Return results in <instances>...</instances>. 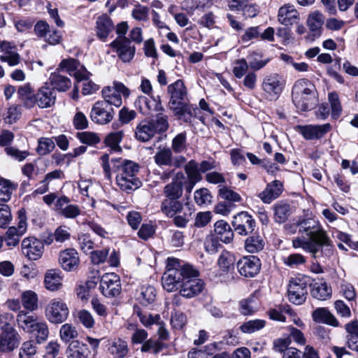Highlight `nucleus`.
<instances>
[{
	"instance_id": "obj_64",
	"label": "nucleus",
	"mask_w": 358,
	"mask_h": 358,
	"mask_svg": "<svg viewBox=\"0 0 358 358\" xmlns=\"http://www.w3.org/2000/svg\"><path fill=\"white\" fill-rule=\"evenodd\" d=\"M36 352V347L34 341L24 342L20 350V358H33Z\"/></svg>"
},
{
	"instance_id": "obj_5",
	"label": "nucleus",
	"mask_w": 358,
	"mask_h": 358,
	"mask_svg": "<svg viewBox=\"0 0 358 358\" xmlns=\"http://www.w3.org/2000/svg\"><path fill=\"white\" fill-rule=\"evenodd\" d=\"M69 314L66 303L59 298L52 299L45 309V317L52 324H62L66 320Z\"/></svg>"
},
{
	"instance_id": "obj_8",
	"label": "nucleus",
	"mask_w": 358,
	"mask_h": 358,
	"mask_svg": "<svg viewBox=\"0 0 358 358\" xmlns=\"http://www.w3.org/2000/svg\"><path fill=\"white\" fill-rule=\"evenodd\" d=\"M285 87V80L278 73L266 76L262 81V87L264 93L271 99H276L282 93Z\"/></svg>"
},
{
	"instance_id": "obj_15",
	"label": "nucleus",
	"mask_w": 358,
	"mask_h": 358,
	"mask_svg": "<svg viewBox=\"0 0 358 358\" xmlns=\"http://www.w3.org/2000/svg\"><path fill=\"white\" fill-rule=\"evenodd\" d=\"M189 271L196 270H166L162 277L163 287L169 292L176 290L178 286L181 287L184 273Z\"/></svg>"
},
{
	"instance_id": "obj_59",
	"label": "nucleus",
	"mask_w": 358,
	"mask_h": 358,
	"mask_svg": "<svg viewBox=\"0 0 358 358\" xmlns=\"http://www.w3.org/2000/svg\"><path fill=\"white\" fill-rule=\"evenodd\" d=\"M131 16L137 21L147 22L149 19V8L140 3H137L131 10Z\"/></svg>"
},
{
	"instance_id": "obj_56",
	"label": "nucleus",
	"mask_w": 358,
	"mask_h": 358,
	"mask_svg": "<svg viewBox=\"0 0 358 358\" xmlns=\"http://www.w3.org/2000/svg\"><path fill=\"white\" fill-rule=\"evenodd\" d=\"M282 312L293 314L292 308L288 305H281L278 309L272 308L268 311V315L270 319L279 322H285V317L282 315Z\"/></svg>"
},
{
	"instance_id": "obj_16",
	"label": "nucleus",
	"mask_w": 358,
	"mask_h": 358,
	"mask_svg": "<svg viewBox=\"0 0 358 358\" xmlns=\"http://www.w3.org/2000/svg\"><path fill=\"white\" fill-rule=\"evenodd\" d=\"M44 249L41 241L34 237H27L22 242V252L30 260H37L43 255Z\"/></svg>"
},
{
	"instance_id": "obj_24",
	"label": "nucleus",
	"mask_w": 358,
	"mask_h": 358,
	"mask_svg": "<svg viewBox=\"0 0 358 358\" xmlns=\"http://www.w3.org/2000/svg\"><path fill=\"white\" fill-rule=\"evenodd\" d=\"M278 20L281 24L289 26L294 24H298L300 20V16L294 6L287 3L279 8Z\"/></svg>"
},
{
	"instance_id": "obj_23",
	"label": "nucleus",
	"mask_w": 358,
	"mask_h": 358,
	"mask_svg": "<svg viewBox=\"0 0 358 358\" xmlns=\"http://www.w3.org/2000/svg\"><path fill=\"white\" fill-rule=\"evenodd\" d=\"M20 335L11 326L1 331L0 350H12L17 348L20 343Z\"/></svg>"
},
{
	"instance_id": "obj_25",
	"label": "nucleus",
	"mask_w": 358,
	"mask_h": 358,
	"mask_svg": "<svg viewBox=\"0 0 358 358\" xmlns=\"http://www.w3.org/2000/svg\"><path fill=\"white\" fill-rule=\"evenodd\" d=\"M106 349L113 358H124L129 352L127 342L120 338L108 339Z\"/></svg>"
},
{
	"instance_id": "obj_46",
	"label": "nucleus",
	"mask_w": 358,
	"mask_h": 358,
	"mask_svg": "<svg viewBox=\"0 0 358 358\" xmlns=\"http://www.w3.org/2000/svg\"><path fill=\"white\" fill-rule=\"evenodd\" d=\"M274 219L276 222L283 223L291 214L290 206L286 203H278L273 206Z\"/></svg>"
},
{
	"instance_id": "obj_42",
	"label": "nucleus",
	"mask_w": 358,
	"mask_h": 358,
	"mask_svg": "<svg viewBox=\"0 0 358 358\" xmlns=\"http://www.w3.org/2000/svg\"><path fill=\"white\" fill-rule=\"evenodd\" d=\"M258 308L259 303L255 294H252L239 302V310L243 315H252L257 311Z\"/></svg>"
},
{
	"instance_id": "obj_44",
	"label": "nucleus",
	"mask_w": 358,
	"mask_h": 358,
	"mask_svg": "<svg viewBox=\"0 0 358 358\" xmlns=\"http://www.w3.org/2000/svg\"><path fill=\"white\" fill-rule=\"evenodd\" d=\"M155 289L151 285H143L137 295V299L143 306H148L155 300Z\"/></svg>"
},
{
	"instance_id": "obj_20",
	"label": "nucleus",
	"mask_w": 358,
	"mask_h": 358,
	"mask_svg": "<svg viewBox=\"0 0 358 358\" xmlns=\"http://www.w3.org/2000/svg\"><path fill=\"white\" fill-rule=\"evenodd\" d=\"M172 152L171 149L169 148L160 149L156 152L154 157L155 163L159 166L180 167L185 161V158L184 157L173 158Z\"/></svg>"
},
{
	"instance_id": "obj_4",
	"label": "nucleus",
	"mask_w": 358,
	"mask_h": 358,
	"mask_svg": "<svg viewBox=\"0 0 358 358\" xmlns=\"http://www.w3.org/2000/svg\"><path fill=\"white\" fill-rule=\"evenodd\" d=\"M198 270L185 272L182 278L180 293L183 297L190 299L199 294L204 289V282L198 278Z\"/></svg>"
},
{
	"instance_id": "obj_60",
	"label": "nucleus",
	"mask_w": 358,
	"mask_h": 358,
	"mask_svg": "<svg viewBox=\"0 0 358 358\" xmlns=\"http://www.w3.org/2000/svg\"><path fill=\"white\" fill-rule=\"evenodd\" d=\"M248 59L249 66L253 71L263 69L270 62V59L268 58L261 59L256 52L250 54Z\"/></svg>"
},
{
	"instance_id": "obj_50",
	"label": "nucleus",
	"mask_w": 358,
	"mask_h": 358,
	"mask_svg": "<svg viewBox=\"0 0 358 358\" xmlns=\"http://www.w3.org/2000/svg\"><path fill=\"white\" fill-rule=\"evenodd\" d=\"M266 325L264 320L256 319L247 321L240 327V329L245 334H252L263 329Z\"/></svg>"
},
{
	"instance_id": "obj_7",
	"label": "nucleus",
	"mask_w": 358,
	"mask_h": 358,
	"mask_svg": "<svg viewBox=\"0 0 358 358\" xmlns=\"http://www.w3.org/2000/svg\"><path fill=\"white\" fill-rule=\"evenodd\" d=\"M17 220V227H9L6 234L5 241L9 247H15L18 245L20 237L27 231V216L24 209H21L18 211Z\"/></svg>"
},
{
	"instance_id": "obj_28",
	"label": "nucleus",
	"mask_w": 358,
	"mask_h": 358,
	"mask_svg": "<svg viewBox=\"0 0 358 358\" xmlns=\"http://www.w3.org/2000/svg\"><path fill=\"white\" fill-rule=\"evenodd\" d=\"M39 320L36 315H31L25 310H20L16 317L18 327L28 334L34 331Z\"/></svg>"
},
{
	"instance_id": "obj_34",
	"label": "nucleus",
	"mask_w": 358,
	"mask_h": 358,
	"mask_svg": "<svg viewBox=\"0 0 358 358\" xmlns=\"http://www.w3.org/2000/svg\"><path fill=\"white\" fill-rule=\"evenodd\" d=\"M66 353L67 358H88L90 351L86 344L73 341L69 345Z\"/></svg>"
},
{
	"instance_id": "obj_3",
	"label": "nucleus",
	"mask_w": 358,
	"mask_h": 358,
	"mask_svg": "<svg viewBox=\"0 0 358 358\" xmlns=\"http://www.w3.org/2000/svg\"><path fill=\"white\" fill-rule=\"evenodd\" d=\"M292 101L300 111H307L314 106L315 86L307 79L297 80L292 88Z\"/></svg>"
},
{
	"instance_id": "obj_45",
	"label": "nucleus",
	"mask_w": 358,
	"mask_h": 358,
	"mask_svg": "<svg viewBox=\"0 0 358 358\" xmlns=\"http://www.w3.org/2000/svg\"><path fill=\"white\" fill-rule=\"evenodd\" d=\"M38 295L31 290H27L21 294V301L24 309L33 312L38 308Z\"/></svg>"
},
{
	"instance_id": "obj_1",
	"label": "nucleus",
	"mask_w": 358,
	"mask_h": 358,
	"mask_svg": "<svg viewBox=\"0 0 358 358\" xmlns=\"http://www.w3.org/2000/svg\"><path fill=\"white\" fill-rule=\"evenodd\" d=\"M101 160L106 178H110L111 170L115 172L116 184L122 191L129 192L141 187V182L138 177L139 165L137 163L122 158H115L110 160V167L108 154L102 155Z\"/></svg>"
},
{
	"instance_id": "obj_49",
	"label": "nucleus",
	"mask_w": 358,
	"mask_h": 358,
	"mask_svg": "<svg viewBox=\"0 0 358 358\" xmlns=\"http://www.w3.org/2000/svg\"><path fill=\"white\" fill-rule=\"evenodd\" d=\"M187 133L185 131L178 134L172 140L171 150L175 153H182L187 150Z\"/></svg>"
},
{
	"instance_id": "obj_36",
	"label": "nucleus",
	"mask_w": 358,
	"mask_h": 358,
	"mask_svg": "<svg viewBox=\"0 0 358 358\" xmlns=\"http://www.w3.org/2000/svg\"><path fill=\"white\" fill-rule=\"evenodd\" d=\"M314 322L324 323L333 327H338V322L326 308H317L312 313Z\"/></svg>"
},
{
	"instance_id": "obj_48",
	"label": "nucleus",
	"mask_w": 358,
	"mask_h": 358,
	"mask_svg": "<svg viewBox=\"0 0 358 358\" xmlns=\"http://www.w3.org/2000/svg\"><path fill=\"white\" fill-rule=\"evenodd\" d=\"M264 247V241L259 236H252L248 237L245 241V248L250 253H254L262 250Z\"/></svg>"
},
{
	"instance_id": "obj_9",
	"label": "nucleus",
	"mask_w": 358,
	"mask_h": 358,
	"mask_svg": "<svg viewBox=\"0 0 358 358\" xmlns=\"http://www.w3.org/2000/svg\"><path fill=\"white\" fill-rule=\"evenodd\" d=\"M101 292L106 297L117 296L121 292V284L119 275L111 272L102 275L100 279Z\"/></svg>"
},
{
	"instance_id": "obj_54",
	"label": "nucleus",
	"mask_w": 358,
	"mask_h": 358,
	"mask_svg": "<svg viewBox=\"0 0 358 358\" xmlns=\"http://www.w3.org/2000/svg\"><path fill=\"white\" fill-rule=\"evenodd\" d=\"M151 121L154 122V129L156 133L161 134L165 132L169 127L168 116L161 111L158 112L155 119Z\"/></svg>"
},
{
	"instance_id": "obj_12",
	"label": "nucleus",
	"mask_w": 358,
	"mask_h": 358,
	"mask_svg": "<svg viewBox=\"0 0 358 358\" xmlns=\"http://www.w3.org/2000/svg\"><path fill=\"white\" fill-rule=\"evenodd\" d=\"M114 115L112 106L106 101L96 102L91 110L90 117L92 120L99 124H105L110 122Z\"/></svg>"
},
{
	"instance_id": "obj_21",
	"label": "nucleus",
	"mask_w": 358,
	"mask_h": 358,
	"mask_svg": "<svg viewBox=\"0 0 358 358\" xmlns=\"http://www.w3.org/2000/svg\"><path fill=\"white\" fill-rule=\"evenodd\" d=\"M0 61L6 62L10 66L17 65L20 62V56L17 52L16 45L11 42L2 41L0 42Z\"/></svg>"
},
{
	"instance_id": "obj_55",
	"label": "nucleus",
	"mask_w": 358,
	"mask_h": 358,
	"mask_svg": "<svg viewBox=\"0 0 358 358\" xmlns=\"http://www.w3.org/2000/svg\"><path fill=\"white\" fill-rule=\"evenodd\" d=\"M59 336L62 341L67 343L78 336V331L72 324L66 323L60 328Z\"/></svg>"
},
{
	"instance_id": "obj_6",
	"label": "nucleus",
	"mask_w": 358,
	"mask_h": 358,
	"mask_svg": "<svg viewBox=\"0 0 358 358\" xmlns=\"http://www.w3.org/2000/svg\"><path fill=\"white\" fill-rule=\"evenodd\" d=\"M121 94L128 97L130 94L129 90L122 83L113 82L112 87H106L102 90L103 101L107 102L109 106L120 107L122 103Z\"/></svg>"
},
{
	"instance_id": "obj_47",
	"label": "nucleus",
	"mask_w": 358,
	"mask_h": 358,
	"mask_svg": "<svg viewBox=\"0 0 358 358\" xmlns=\"http://www.w3.org/2000/svg\"><path fill=\"white\" fill-rule=\"evenodd\" d=\"M123 137L122 131H117L111 132L107 135L105 138V143L106 146L109 147L113 152H121L122 148L120 146Z\"/></svg>"
},
{
	"instance_id": "obj_14",
	"label": "nucleus",
	"mask_w": 358,
	"mask_h": 358,
	"mask_svg": "<svg viewBox=\"0 0 358 358\" xmlns=\"http://www.w3.org/2000/svg\"><path fill=\"white\" fill-rule=\"evenodd\" d=\"M110 46L116 50L120 59L124 62H130L135 55L136 48L126 37H117L110 43Z\"/></svg>"
},
{
	"instance_id": "obj_37",
	"label": "nucleus",
	"mask_w": 358,
	"mask_h": 358,
	"mask_svg": "<svg viewBox=\"0 0 358 358\" xmlns=\"http://www.w3.org/2000/svg\"><path fill=\"white\" fill-rule=\"evenodd\" d=\"M194 211V208L189 203H186L182 206V210H180V213H178L173 217V224L177 227L185 228L192 220Z\"/></svg>"
},
{
	"instance_id": "obj_58",
	"label": "nucleus",
	"mask_w": 358,
	"mask_h": 358,
	"mask_svg": "<svg viewBox=\"0 0 358 358\" xmlns=\"http://www.w3.org/2000/svg\"><path fill=\"white\" fill-rule=\"evenodd\" d=\"M328 99L331 105V116L334 119L338 118L342 112V107L336 92H330L328 95Z\"/></svg>"
},
{
	"instance_id": "obj_62",
	"label": "nucleus",
	"mask_w": 358,
	"mask_h": 358,
	"mask_svg": "<svg viewBox=\"0 0 358 358\" xmlns=\"http://www.w3.org/2000/svg\"><path fill=\"white\" fill-rule=\"evenodd\" d=\"M194 201L199 206L206 205L211 202L212 196L206 188L197 189L194 194Z\"/></svg>"
},
{
	"instance_id": "obj_29",
	"label": "nucleus",
	"mask_w": 358,
	"mask_h": 358,
	"mask_svg": "<svg viewBox=\"0 0 358 358\" xmlns=\"http://www.w3.org/2000/svg\"><path fill=\"white\" fill-rule=\"evenodd\" d=\"M282 192V184L279 180H274L268 184L264 191L259 194V197L265 203H270L278 198Z\"/></svg>"
},
{
	"instance_id": "obj_27",
	"label": "nucleus",
	"mask_w": 358,
	"mask_h": 358,
	"mask_svg": "<svg viewBox=\"0 0 358 358\" xmlns=\"http://www.w3.org/2000/svg\"><path fill=\"white\" fill-rule=\"evenodd\" d=\"M154 129V122L151 120H143L136 127V138L141 142L150 141L156 134Z\"/></svg>"
},
{
	"instance_id": "obj_57",
	"label": "nucleus",
	"mask_w": 358,
	"mask_h": 358,
	"mask_svg": "<svg viewBox=\"0 0 358 358\" xmlns=\"http://www.w3.org/2000/svg\"><path fill=\"white\" fill-rule=\"evenodd\" d=\"M164 348V344L158 340L149 339L145 341L141 346V351L150 352L154 355L159 353Z\"/></svg>"
},
{
	"instance_id": "obj_61",
	"label": "nucleus",
	"mask_w": 358,
	"mask_h": 358,
	"mask_svg": "<svg viewBox=\"0 0 358 358\" xmlns=\"http://www.w3.org/2000/svg\"><path fill=\"white\" fill-rule=\"evenodd\" d=\"M249 64L245 59H239L235 61L233 67V73L236 78H242L249 68Z\"/></svg>"
},
{
	"instance_id": "obj_38",
	"label": "nucleus",
	"mask_w": 358,
	"mask_h": 358,
	"mask_svg": "<svg viewBox=\"0 0 358 358\" xmlns=\"http://www.w3.org/2000/svg\"><path fill=\"white\" fill-rule=\"evenodd\" d=\"M50 80L53 90L55 89L59 92H66L71 86V80L68 77L62 75L59 70L51 73Z\"/></svg>"
},
{
	"instance_id": "obj_13",
	"label": "nucleus",
	"mask_w": 358,
	"mask_h": 358,
	"mask_svg": "<svg viewBox=\"0 0 358 358\" xmlns=\"http://www.w3.org/2000/svg\"><path fill=\"white\" fill-rule=\"evenodd\" d=\"M308 294L306 282L300 279H293L289 281L287 289L289 301L295 305L303 304Z\"/></svg>"
},
{
	"instance_id": "obj_31",
	"label": "nucleus",
	"mask_w": 358,
	"mask_h": 358,
	"mask_svg": "<svg viewBox=\"0 0 358 358\" xmlns=\"http://www.w3.org/2000/svg\"><path fill=\"white\" fill-rule=\"evenodd\" d=\"M59 263L63 268L77 267L80 263L78 252L73 248H68L59 252Z\"/></svg>"
},
{
	"instance_id": "obj_11",
	"label": "nucleus",
	"mask_w": 358,
	"mask_h": 358,
	"mask_svg": "<svg viewBox=\"0 0 358 358\" xmlns=\"http://www.w3.org/2000/svg\"><path fill=\"white\" fill-rule=\"evenodd\" d=\"M231 224L234 231L241 236L251 234L256 227L255 219L245 211H242L234 215Z\"/></svg>"
},
{
	"instance_id": "obj_53",
	"label": "nucleus",
	"mask_w": 358,
	"mask_h": 358,
	"mask_svg": "<svg viewBox=\"0 0 358 358\" xmlns=\"http://www.w3.org/2000/svg\"><path fill=\"white\" fill-rule=\"evenodd\" d=\"M260 259L255 255L245 256L237 262V268H260Z\"/></svg>"
},
{
	"instance_id": "obj_22",
	"label": "nucleus",
	"mask_w": 358,
	"mask_h": 358,
	"mask_svg": "<svg viewBox=\"0 0 358 358\" xmlns=\"http://www.w3.org/2000/svg\"><path fill=\"white\" fill-rule=\"evenodd\" d=\"M168 92L171 95L169 101L170 108L183 103L187 94L183 81L180 79L169 85Z\"/></svg>"
},
{
	"instance_id": "obj_40",
	"label": "nucleus",
	"mask_w": 358,
	"mask_h": 358,
	"mask_svg": "<svg viewBox=\"0 0 358 358\" xmlns=\"http://www.w3.org/2000/svg\"><path fill=\"white\" fill-rule=\"evenodd\" d=\"M62 276L56 270H48L44 278L45 287L50 291L59 289L62 285Z\"/></svg>"
},
{
	"instance_id": "obj_41",
	"label": "nucleus",
	"mask_w": 358,
	"mask_h": 358,
	"mask_svg": "<svg viewBox=\"0 0 358 358\" xmlns=\"http://www.w3.org/2000/svg\"><path fill=\"white\" fill-rule=\"evenodd\" d=\"M185 171L190 185H195L202 179L199 164L195 160L192 159L185 164Z\"/></svg>"
},
{
	"instance_id": "obj_10",
	"label": "nucleus",
	"mask_w": 358,
	"mask_h": 358,
	"mask_svg": "<svg viewBox=\"0 0 358 358\" xmlns=\"http://www.w3.org/2000/svg\"><path fill=\"white\" fill-rule=\"evenodd\" d=\"M58 70L66 71L71 76H73L77 82L87 80L90 76L87 69L78 60L73 58L63 59Z\"/></svg>"
},
{
	"instance_id": "obj_2",
	"label": "nucleus",
	"mask_w": 358,
	"mask_h": 358,
	"mask_svg": "<svg viewBox=\"0 0 358 358\" xmlns=\"http://www.w3.org/2000/svg\"><path fill=\"white\" fill-rule=\"evenodd\" d=\"M298 231L306 234L292 239V246L312 253L314 256L323 246H330L331 240L317 220L306 219L297 222Z\"/></svg>"
},
{
	"instance_id": "obj_63",
	"label": "nucleus",
	"mask_w": 358,
	"mask_h": 358,
	"mask_svg": "<svg viewBox=\"0 0 358 358\" xmlns=\"http://www.w3.org/2000/svg\"><path fill=\"white\" fill-rule=\"evenodd\" d=\"M55 142L48 138H42L38 140V145L37 147V152L40 155H45L52 152L55 148Z\"/></svg>"
},
{
	"instance_id": "obj_33",
	"label": "nucleus",
	"mask_w": 358,
	"mask_h": 358,
	"mask_svg": "<svg viewBox=\"0 0 358 358\" xmlns=\"http://www.w3.org/2000/svg\"><path fill=\"white\" fill-rule=\"evenodd\" d=\"M114 29L112 20L106 15L99 16L96 22V32L97 37L105 41Z\"/></svg>"
},
{
	"instance_id": "obj_30",
	"label": "nucleus",
	"mask_w": 358,
	"mask_h": 358,
	"mask_svg": "<svg viewBox=\"0 0 358 358\" xmlns=\"http://www.w3.org/2000/svg\"><path fill=\"white\" fill-rule=\"evenodd\" d=\"M54 90L47 86L42 87L35 95V102L41 108H49L55 103Z\"/></svg>"
},
{
	"instance_id": "obj_32",
	"label": "nucleus",
	"mask_w": 358,
	"mask_h": 358,
	"mask_svg": "<svg viewBox=\"0 0 358 358\" xmlns=\"http://www.w3.org/2000/svg\"><path fill=\"white\" fill-rule=\"evenodd\" d=\"M215 237L224 243L228 244L234 239V231L229 224L224 220H218L214 224Z\"/></svg>"
},
{
	"instance_id": "obj_17",
	"label": "nucleus",
	"mask_w": 358,
	"mask_h": 358,
	"mask_svg": "<svg viewBox=\"0 0 358 358\" xmlns=\"http://www.w3.org/2000/svg\"><path fill=\"white\" fill-rule=\"evenodd\" d=\"M53 209L68 219H74L81 213L80 208L78 205L70 203V199L66 196H62L57 199Z\"/></svg>"
},
{
	"instance_id": "obj_39",
	"label": "nucleus",
	"mask_w": 358,
	"mask_h": 358,
	"mask_svg": "<svg viewBox=\"0 0 358 358\" xmlns=\"http://www.w3.org/2000/svg\"><path fill=\"white\" fill-rule=\"evenodd\" d=\"M182 203L178 199H164L161 204L162 212L169 217H173L175 215L182 210Z\"/></svg>"
},
{
	"instance_id": "obj_35",
	"label": "nucleus",
	"mask_w": 358,
	"mask_h": 358,
	"mask_svg": "<svg viewBox=\"0 0 358 358\" xmlns=\"http://www.w3.org/2000/svg\"><path fill=\"white\" fill-rule=\"evenodd\" d=\"M324 17L318 10L310 13L307 19V25L314 37H319L322 33Z\"/></svg>"
},
{
	"instance_id": "obj_43",
	"label": "nucleus",
	"mask_w": 358,
	"mask_h": 358,
	"mask_svg": "<svg viewBox=\"0 0 358 358\" xmlns=\"http://www.w3.org/2000/svg\"><path fill=\"white\" fill-rule=\"evenodd\" d=\"M311 294L319 300H326L331 296V287L325 282H317L312 284Z\"/></svg>"
},
{
	"instance_id": "obj_18",
	"label": "nucleus",
	"mask_w": 358,
	"mask_h": 358,
	"mask_svg": "<svg viewBox=\"0 0 358 358\" xmlns=\"http://www.w3.org/2000/svg\"><path fill=\"white\" fill-rule=\"evenodd\" d=\"M135 107L145 115H150L152 112H159L164 110L159 96L146 97L140 96L135 101Z\"/></svg>"
},
{
	"instance_id": "obj_26",
	"label": "nucleus",
	"mask_w": 358,
	"mask_h": 358,
	"mask_svg": "<svg viewBox=\"0 0 358 358\" xmlns=\"http://www.w3.org/2000/svg\"><path fill=\"white\" fill-rule=\"evenodd\" d=\"M184 174L181 172L177 173L171 182L166 185L164 188L165 199H178L182 194V185Z\"/></svg>"
},
{
	"instance_id": "obj_51",
	"label": "nucleus",
	"mask_w": 358,
	"mask_h": 358,
	"mask_svg": "<svg viewBox=\"0 0 358 358\" xmlns=\"http://www.w3.org/2000/svg\"><path fill=\"white\" fill-rule=\"evenodd\" d=\"M171 109L180 120H182L185 122H191L192 117H193L192 106L183 103Z\"/></svg>"
},
{
	"instance_id": "obj_19",
	"label": "nucleus",
	"mask_w": 358,
	"mask_h": 358,
	"mask_svg": "<svg viewBox=\"0 0 358 358\" xmlns=\"http://www.w3.org/2000/svg\"><path fill=\"white\" fill-rule=\"evenodd\" d=\"M299 133L306 140L320 139L324 136L331 129V125L326 123L322 125L308 124L304 126H299Z\"/></svg>"
},
{
	"instance_id": "obj_52",
	"label": "nucleus",
	"mask_w": 358,
	"mask_h": 358,
	"mask_svg": "<svg viewBox=\"0 0 358 358\" xmlns=\"http://www.w3.org/2000/svg\"><path fill=\"white\" fill-rule=\"evenodd\" d=\"M36 336L37 343H41L47 340L49 336V329L47 323L40 320L34 327V330L31 333Z\"/></svg>"
}]
</instances>
